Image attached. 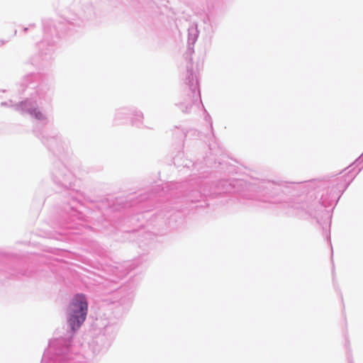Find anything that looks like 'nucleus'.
<instances>
[{"label": "nucleus", "mask_w": 363, "mask_h": 363, "mask_svg": "<svg viewBox=\"0 0 363 363\" xmlns=\"http://www.w3.org/2000/svg\"><path fill=\"white\" fill-rule=\"evenodd\" d=\"M211 174L212 172L203 171L198 175H191L189 181L157 184L128 199H101L96 207L105 220L112 212L118 214L114 217L127 222L138 220L140 213L159 207L161 212L158 216L164 219L167 227L177 228L183 222L185 208H205L210 206L209 199L236 194L240 190V180L221 179L213 182Z\"/></svg>", "instance_id": "f257e3e1"}, {"label": "nucleus", "mask_w": 363, "mask_h": 363, "mask_svg": "<svg viewBox=\"0 0 363 363\" xmlns=\"http://www.w3.org/2000/svg\"><path fill=\"white\" fill-rule=\"evenodd\" d=\"M363 169V152L340 174L301 182L264 180L255 185L257 199L264 203H284L289 213L307 214L322 227L330 246L333 211L340 199Z\"/></svg>", "instance_id": "f03ea898"}, {"label": "nucleus", "mask_w": 363, "mask_h": 363, "mask_svg": "<svg viewBox=\"0 0 363 363\" xmlns=\"http://www.w3.org/2000/svg\"><path fill=\"white\" fill-rule=\"evenodd\" d=\"M65 146V152L60 156L50 152L57 158L50 168V178L55 192L44 199H40L37 205L40 207L45 202L53 201L50 216L52 222L62 230H69V233L80 234L81 228L84 227V214L79 210V207L83 206L82 199L91 203L98 201L74 188L75 177L62 161L68 150L66 143Z\"/></svg>", "instance_id": "7ed1b4c3"}, {"label": "nucleus", "mask_w": 363, "mask_h": 363, "mask_svg": "<svg viewBox=\"0 0 363 363\" xmlns=\"http://www.w3.org/2000/svg\"><path fill=\"white\" fill-rule=\"evenodd\" d=\"M89 303L83 293L74 294L66 309L67 330L63 336L50 340L40 363H80L81 355L72 353L75 335L86 319Z\"/></svg>", "instance_id": "20e7f679"}, {"label": "nucleus", "mask_w": 363, "mask_h": 363, "mask_svg": "<svg viewBox=\"0 0 363 363\" xmlns=\"http://www.w3.org/2000/svg\"><path fill=\"white\" fill-rule=\"evenodd\" d=\"M94 11L92 5L86 6V10L77 16V19L60 16L53 20L49 18H42V26L43 30V40L39 43V52L36 57L37 61L33 58L31 63L39 66H43L54 58L56 50V40L72 35L77 27L82 26L84 21H89L94 16Z\"/></svg>", "instance_id": "39448f33"}, {"label": "nucleus", "mask_w": 363, "mask_h": 363, "mask_svg": "<svg viewBox=\"0 0 363 363\" xmlns=\"http://www.w3.org/2000/svg\"><path fill=\"white\" fill-rule=\"evenodd\" d=\"M40 105L33 104L30 99H23L15 104V111L28 114L35 119L33 135L38 138L50 152L60 156L67 148L65 140L50 123L47 116L40 109Z\"/></svg>", "instance_id": "423d86ee"}, {"label": "nucleus", "mask_w": 363, "mask_h": 363, "mask_svg": "<svg viewBox=\"0 0 363 363\" xmlns=\"http://www.w3.org/2000/svg\"><path fill=\"white\" fill-rule=\"evenodd\" d=\"M18 92L20 95L28 96L24 99H30L33 104L44 108L51 105L55 89L50 80L43 78L40 72H33L23 76Z\"/></svg>", "instance_id": "0eeeda50"}, {"label": "nucleus", "mask_w": 363, "mask_h": 363, "mask_svg": "<svg viewBox=\"0 0 363 363\" xmlns=\"http://www.w3.org/2000/svg\"><path fill=\"white\" fill-rule=\"evenodd\" d=\"M124 234L129 242L137 238L136 243L142 252H140L138 257L124 261L114 267L113 272L118 279L124 278L132 270L138 267L143 261L145 260V257L153 251L158 245L156 237L150 232H141L137 229H133L125 231Z\"/></svg>", "instance_id": "6e6552de"}, {"label": "nucleus", "mask_w": 363, "mask_h": 363, "mask_svg": "<svg viewBox=\"0 0 363 363\" xmlns=\"http://www.w3.org/2000/svg\"><path fill=\"white\" fill-rule=\"evenodd\" d=\"M194 53V47L187 45L186 50L184 54V57L186 61L185 84L187 87L184 90V94L181 101L175 103V106L184 113H189L194 106L199 108L201 106L204 108L201 100L200 82L193 69L192 55Z\"/></svg>", "instance_id": "1a4fd4ad"}, {"label": "nucleus", "mask_w": 363, "mask_h": 363, "mask_svg": "<svg viewBox=\"0 0 363 363\" xmlns=\"http://www.w3.org/2000/svg\"><path fill=\"white\" fill-rule=\"evenodd\" d=\"M26 259L21 255L0 250V281L19 276H30Z\"/></svg>", "instance_id": "9d476101"}, {"label": "nucleus", "mask_w": 363, "mask_h": 363, "mask_svg": "<svg viewBox=\"0 0 363 363\" xmlns=\"http://www.w3.org/2000/svg\"><path fill=\"white\" fill-rule=\"evenodd\" d=\"M209 152L203 158V163L208 168H215L218 172L225 174H233L235 172V167L229 162L224 161L222 158L223 150L220 147H208Z\"/></svg>", "instance_id": "9b49d317"}, {"label": "nucleus", "mask_w": 363, "mask_h": 363, "mask_svg": "<svg viewBox=\"0 0 363 363\" xmlns=\"http://www.w3.org/2000/svg\"><path fill=\"white\" fill-rule=\"evenodd\" d=\"M125 289L126 287L125 286L121 289L119 292L121 296L117 303H114L113 314L116 319H120L126 313L130 310L133 302L135 296L133 290L128 289L125 291Z\"/></svg>", "instance_id": "f8f14e48"}, {"label": "nucleus", "mask_w": 363, "mask_h": 363, "mask_svg": "<svg viewBox=\"0 0 363 363\" xmlns=\"http://www.w3.org/2000/svg\"><path fill=\"white\" fill-rule=\"evenodd\" d=\"M173 139L179 143V147H184V140L189 134L197 136L199 133L196 130L184 128L182 125H175L170 130Z\"/></svg>", "instance_id": "ddd939ff"}, {"label": "nucleus", "mask_w": 363, "mask_h": 363, "mask_svg": "<svg viewBox=\"0 0 363 363\" xmlns=\"http://www.w3.org/2000/svg\"><path fill=\"white\" fill-rule=\"evenodd\" d=\"M119 328V319H116V318H115L113 320H107L106 323H105L103 330L101 332L108 337L106 345H111L118 333Z\"/></svg>", "instance_id": "4468645a"}, {"label": "nucleus", "mask_w": 363, "mask_h": 363, "mask_svg": "<svg viewBox=\"0 0 363 363\" xmlns=\"http://www.w3.org/2000/svg\"><path fill=\"white\" fill-rule=\"evenodd\" d=\"M132 106H124L116 110L113 117V124L120 125L125 124L131 115Z\"/></svg>", "instance_id": "2eb2a0df"}, {"label": "nucleus", "mask_w": 363, "mask_h": 363, "mask_svg": "<svg viewBox=\"0 0 363 363\" xmlns=\"http://www.w3.org/2000/svg\"><path fill=\"white\" fill-rule=\"evenodd\" d=\"M108 337L100 333L93 340V350L94 353H99L103 351H106L111 345H106Z\"/></svg>", "instance_id": "dca6fc26"}, {"label": "nucleus", "mask_w": 363, "mask_h": 363, "mask_svg": "<svg viewBox=\"0 0 363 363\" xmlns=\"http://www.w3.org/2000/svg\"><path fill=\"white\" fill-rule=\"evenodd\" d=\"M144 116L141 111L138 110L136 107L132 106L131 115L130 117V123L133 126L137 128H143Z\"/></svg>", "instance_id": "f3484780"}, {"label": "nucleus", "mask_w": 363, "mask_h": 363, "mask_svg": "<svg viewBox=\"0 0 363 363\" xmlns=\"http://www.w3.org/2000/svg\"><path fill=\"white\" fill-rule=\"evenodd\" d=\"M199 30L197 26H190L188 29L187 45L194 47V44L198 40Z\"/></svg>", "instance_id": "a211bd4d"}, {"label": "nucleus", "mask_w": 363, "mask_h": 363, "mask_svg": "<svg viewBox=\"0 0 363 363\" xmlns=\"http://www.w3.org/2000/svg\"><path fill=\"white\" fill-rule=\"evenodd\" d=\"M184 159V152L178 151L177 153L173 157L172 162L177 167H181V164Z\"/></svg>", "instance_id": "6ab92c4d"}, {"label": "nucleus", "mask_w": 363, "mask_h": 363, "mask_svg": "<svg viewBox=\"0 0 363 363\" xmlns=\"http://www.w3.org/2000/svg\"><path fill=\"white\" fill-rule=\"evenodd\" d=\"M143 28L146 31V33L148 34L150 32H152L155 29V25L152 21V18L149 17L147 19V21L143 25Z\"/></svg>", "instance_id": "aec40b11"}, {"label": "nucleus", "mask_w": 363, "mask_h": 363, "mask_svg": "<svg viewBox=\"0 0 363 363\" xmlns=\"http://www.w3.org/2000/svg\"><path fill=\"white\" fill-rule=\"evenodd\" d=\"M199 164L198 161L193 162L192 160L186 158L182 162L181 167L189 169L191 167H196L197 166H199Z\"/></svg>", "instance_id": "412c9836"}, {"label": "nucleus", "mask_w": 363, "mask_h": 363, "mask_svg": "<svg viewBox=\"0 0 363 363\" xmlns=\"http://www.w3.org/2000/svg\"><path fill=\"white\" fill-rule=\"evenodd\" d=\"M16 103H13L12 100H8L5 101H2L1 103V106L2 107H13L15 109V104Z\"/></svg>", "instance_id": "4be33fe9"}, {"label": "nucleus", "mask_w": 363, "mask_h": 363, "mask_svg": "<svg viewBox=\"0 0 363 363\" xmlns=\"http://www.w3.org/2000/svg\"><path fill=\"white\" fill-rule=\"evenodd\" d=\"M205 112H206V115L204 116V119L206 122L209 123L211 130V131H213V122H212L211 117L210 114L206 111H205Z\"/></svg>", "instance_id": "5701e85b"}, {"label": "nucleus", "mask_w": 363, "mask_h": 363, "mask_svg": "<svg viewBox=\"0 0 363 363\" xmlns=\"http://www.w3.org/2000/svg\"><path fill=\"white\" fill-rule=\"evenodd\" d=\"M7 42H9V40H0V47L1 46H3L4 44H6Z\"/></svg>", "instance_id": "b1692460"}, {"label": "nucleus", "mask_w": 363, "mask_h": 363, "mask_svg": "<svg viewBox=\"0 0 363 363\" xmlns=\"http://www.w3.org/2000/svg\"><path fill=\"white\" fill-rule=\"evenodd\" d=\"M29 29H30V28H29V27H28V26L23 27V31L25 33H26Z\"/></svg>", "instance_id": "393cba45"}, {"label": "nucleus", "mask_w": 363, "mask_h": 363, "mask_svg": "<svg viewBox=\"0 0 363 363\" xmlns=\"http://www.w3.org/2000/svg\"><path fill=\"white\" fill-rule=\"evenodd\" d=\"M35 26H36L35 23H30L28 25L29 28H35Z\"/></svg>", "instance_id": "a878e982"}, {"label": "nucleus", "mask_w": 363, "mask_h": 363, "mask_svg": "<svg viewBox=\"0 0 363 363\" xmlns=\"http://www.w3.org/2000/svg\"><path fill=\"white\" fill-rule=\"evenodd\" d=\"M349 345H350V341L348 340H346V345H345V346L347 347H349Z\"/></svg>", "instance_id": "bb28decb"}, {"label": "nucleus", "mask_w": 363, "mask_h": 363, "mask_svg": "<svg viewBox=\"0 0 363 363\" xmlns=\"http://www.w3.org/2000/svg\"><path fill=\"white\" fill-rule=\"evenodd\" d=\"M138 32H139V35H143V33H142V32H140V30H138Z\"/></svg>", "instance_id": "cd10ccee"}, {"label": "nucleus", "mask_w": 363, "mask_h": 363, "mask_svg": "<svg viewBox=\"0 0 363 363\" xmlns=\"http://www.w3.org/2000/svg\"><path fill=\"white\" fill-rule=\"evenodd\" d=\"M16 33H17V30H16L14 31V35H16Z\"/></svg>", "instance_id": "c85d7f7f"}, {"label": "nucleus", "mask_w": 363, "mask_h": 363, "mask_svg": "<svg viewBox=\"0 0 363 363\" xmlns=\"http://www.w3.org/2000/svg\"><path fill=\"white\" fill-rule=\"evenodd\" d=\"M331 252H332V255H333V250H331Z\"/></svg>", "instance_id": "c756f323"}]
</instances>
